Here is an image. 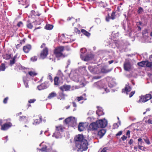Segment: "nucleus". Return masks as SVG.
<instances>
[{
    "label": "nucleus",
    "mask_w": 152,
    "mask_h": 152,
    "mask_svg": "<svg viewBox=\"0 0 152 152\" xmlns=\"http://www.w3.org/2000/svg\"><path fill=\"white\" fill-rule=\"evenodd\" d=\"M74 141L75 146L77 148L78 152H82L88 149V143L82 135L78 134L75 137Z\"/></svg>",
    "instance_id": "obj_1"
},
{
    "label": "nucleus",
    "mask_w": 152,
    "mask_h": 152,
    "mask_svg": "<svg viewBox=\"0 0 152 152\" xmlns=\"http://www.w3.org/2000/svg\"><path fill=\"white\" fill-rule=\"evenodd\" d=\"M64 50V47L63 46H60L56 48L54 51V53L56 57L58 58L60 57H65L66 55L63 53Z\"/></svg>",
    "instance_id": "obj_2"
},
{
    "label": "nucleus",
    "mask_w": 152,
    "mask_h": 152,
    "mask_svg": "<svg viewBox=\"0 0 152 152\" xmlns=\"http://www.w3.org/2000/svg\"><path fill=\"white\" fill-rule=\"evenodd\" d=\"M40 48H44L40 53V56L42 58L44 59L46 57L48 54V49L47 47H46V44L45 43L42 44Z\"/></svg>",
    "instance_id": "obj_3"
},
{
    "label": "nucleus",
    "mask_w": 152,
    "mask_h": 152,
    "mask_svg": "<svg viewBox=\"0 0 152 152\" xmlns=\"http://www.w3.org/2000/svg\"><path fill=\"white\" fill-rule=\"evenodd\" d=\"M97 123H98L99 127L102 128L105 127L107 124V121L105 119L97 120Z\"/></svg>",
    "instance_id": "obj_4"
},
{
    "label": "nucleus",
    "mask_w": 152,
    "mask_h": 152,
    "mask_svg": "<svg viewBox=\"0 0 152 152\" xmlns=\"http://www.w3.org/2000/svg\"><path fill=\"white\" fill-rule=\"evenodd\" d=\"M81 59L84 61H87L92 59L94 57V56L91 54L86 55L85 56H83L82 54H80Z\"/></svg>",
    "instance_id": "obj_5"
},
{
    "label": "nucleus",
    "mask_w": 152,
    "mask_h": 152,
    "mask_svg": "<svg viewBox=\"0 0 152 152\" xmlns=\"http://www.w3.org/2000/svg\"><path fill=\"white\" fill-rule=\"evenodd\" d=\"M138 148L140 150L145 151L146 148L142 145L144 143L143 141L141 138H139L138 139Z\"/></svg>",
    "instance_id": "obj_6"
},
{
    "label": "nucleus",
    "mask_w": 152,
    "mask_h": 152,
    "mask_svg": "<svg viewBox=\"0 0 152 152\" xmlns=\"http://www.w3.org/2000/svg\"><path fill=\"white\" fill-rule=\"evenodd\" d=\"M49 86V82H45L38 86L37 88L39 90H41L47 88Z\"/></svg>",
    "instance_id": "obj_7"
},
{
    "label": "nucleus",
    "mask_w": 152,
    "mask_h": 152,
    "mask_svg": "<svg viewBox=\"0 0 152 152\" xmlns=\"http://www.w3.org/2000/svg\"><path fill=\"white\" fill-rule=\"evenodd\" d=\"M89 128L91 130H97L98 128H99L98 123H97V121L96 122H94L91 124L89 126Z\"/></svg>",
    "instance_id": "obj_8"
},
{
    "label": "nucleus",
    "mask_w": 152,
    "mask_h": 152,
    "mask_svg": "<svg viewBox=\"0 0 152 152\" xmlns=\"http://www.w3.org/2000/svg\"><path fill=\"white\" fill-rule=\"evenodd\" d=\"M12 126V124L11 122L6 123L1 125V129L2 130H6L11 127Z\"/></svg>",
    "instance_id": "obj_9"
},
{
    "label": "nucleus",
    "mask_w": 152,
    "mask_h": 152,
    "mask_svg": "<svg viewBox=\"0 0 152 152\" xmlns=\"http://www.w3.org/2000/svg\"><path fill=\"white\" fill-rule=\"evenodd\" d=\"M42 117L41 115H39L37 116L36 118L34 120V122L33 124L34 125H36L40 123L42 121Z\"/></svg>",
    "instance_id": "obj_10"
},
{
    "label": "nucleus",
    "mask_w": 152,
    "mask_h": 152,
    "mask_svg": "<svg viewBox=\"0 0 152 152\" xmlns=\"http://www.w3.org/2000/svg\"><path fill=\"white\" fill-rule=\"evenodd\" d=\"M124 69L126 71H129L131 69V66L129 62L125 61L124 64Z\"/></svg>",
    "instance_id": "obj_11"
},
{
    "label": "nucleus",
    "mask_w": 152,
    "mask_h": 152,
    "mask_svg": "<svg viewBox=\"0 0 152 152\" xmlns=\"http://www.w3.org/2000/svg\"><path fill=\"white\" fill-rule=\"evenodd\" d=\"M71 88V86L70 85L64 84L61 86L59 88V89L62 91H69Z\"/></svg>",
    "instance_id": "obj_12"
},
{
    "label": "nucleus",
    "mask_w": 152,
    "mask_h": 152,
    "mask_svg": "<svg viewBox=\"0 0 152 152\" xmlns=\"http://www.w3.org/2000/svg\"><path fill=\"white\" fill-rule=\"evenodd\" d=\"M88 68L91 72L95 74L96 73L98 69V68L96 67L91 66H88Z\"/></svg>",
    "instance_id": "obj_13"
},
{
    "label": "nucleus",
    "mask_w": 152,
    "mask_h": 152,
    "mask_svg": "<svg viewBox=\"0 0 152 152\" xmlns=\"http://www.w3.org/2000/svg\"><path fill=\"white\" fill-rule=\"evenodd\" d=\"M106 132V130L102 129L98 132L97 135L100 138H101L105 134Z\"/></svg>",
    "instance_id": "obj_14"
},
{
    "label": "nucleus",
    "mask_w": 152,
    "mask_h": 152,
    "mask_svg": "<svg viewBox=\"0 0 152 152\" xmlns=\"http://www.w3.org/2000/svg\"><path fill=\"white\" fill-rule=\"evenodd\" d=\"M31 46L30 45H27L24 46L23 48V50L24 52L26 53H28L31 50Z\"/></svg>",
    "instance_id": "obj_15"
},
{
    "label": "nucleus",
    "mask_w": 152,
    "mask_h": 152,
    "mask_svg": "<svg viewBox=\"0 0 152 152\" xmlns=\"http://www.w3.org/2000/svg\"><path fill=\"white\" fill-rule=\"evenodd\" d=\"M84 123L80 122L79 123L78 127V130L80 132L84 130L85 128L84 126Z\"/></svg>",
    "instance_id": "obj_16"
},
{
    "label": "nucleus",
    "mask_w": 152,
    "mask_h": 152,
    "mask_svg": "<svg viewBox=\"0 0 152 152\" xmlns=\"http://www.w3.org/2000/svg\"><path fill=\"white\" fill-rule=\"evenodd\" d=\"M112 69H108L106 66L103 67L101 69V72L102 73H106L110 72Z\"/></svg>",
    "instance_id": "obj_17"
},
{
    "label": "nucleus",
    "mask_w": 152,
    "mask_h": 152,
    "mask_svg": "<svg viewBox=\"0 0 152 152\" xmlns=\"http://www.w3.org/2000/svg\"><path fill=\"white\" fill-rule=\"evenodd\" d=\"M18 55L16 54L13 58L10 61V65L11 66H12L15 62V60L16 59Z\"/></svg>",
    "instance_id": "obj_18"
},
{
    "label": "nucleus",
    "mask_w": 152,
    "mask_h": 152,
    "mask_svg": "<svg viewBox=\"0 0 152 152\" xmlns=\"http://www.w3.org/2000/svg\"><path fill=\"white\" fill-rule=\"evenodd\" d=\"M57 95L56 93L55 92L53 91L49 94L48 98L49 99H51L54 97H56Z\"/></svg>",
    "instance_id": "obj_19"
},
{
    "label": "nucleus",
    "mask_w": 152,
    "mask_h": 152,
    "mask_svg": "<svg viewBox=\"0 0 152 152\" xmlns=\"http://www.w3.org/2000/svg\"><path fill=\"white\" fill-rule=\"evenodd\" d=\"M67 20L69 21H70V23H72L73 26L74 23L77 22V20L75 19L73 17H69L67 18Z\"/></svg>",
    "instance_id": "obj_20"
},
{
    "label": "nucleus",
    "mask_w": 152,
    "mask_h": 152,
    "mask_svg": "<svg viewBox=\"0 0 152 152\" xmlns=\"http://www.w3.org/2000/svg\"><path fill=\"white\" fill-rule=\"evenodd\" d=\"M140 99L139 100L140 102L144 103L147 101L145 95L141 96H140Z\"/></svg>",
    "instance_id": "obj_21"
},
{
    "label": "nucleus",
    "mask_w": 152,
    "mask_h": 152,
    "mask_svg": "<svg viewBox=\"0 0 152 152\" xmlns=\"http://www.w3.org/2000/svg\"><path fill=\"white\" fill-rule=\"evenodd\" d=\"M58 94L59 95L58 97V99H61L64 98L65 94L64 93V91L59 92Z\"/></svg>",
    "instance_id": "obj_22"
},
{
    "label": "nucleus",
    "mask_w": 152,
    "mask_h": 152,
    "mask_svg": "<svg viewBox=\"0 0 152 152\" xmlns=\"http://www.w3.org/2000/svg\"><path fill=\"white\" fill-rule=\"evenodd\" d=\"M124 90L126 92V94H127V92L130 91H131V88L130 86L126 85L124 89H122L123 92V91Z\"/></svg>",
    "instance_id": "obj_23"
},
{
    "label": "nucleus",
    "mask_w": 152,
    "mask_h": 152,
    "mask_svg": "<svg viewBox=\"0 0 152 152\" xmlns=\"http://www.w3.org/2000/svg\"><path fill=\"white\" fill-rule=\"evenodd\" d=\"M37 23L35 22H33L32 23H29L27 24L26 25L27 27L29 29H32L33 27V25H36Z\"/></svg>",
    "instance_id": "obj_24"
},
{
    "label": "nucleus",
    "mask_w": 152,
    "mask_h": 152,
    "mask_svg": "<svg viewBox=\"0 0 152 152\" xmlns=\"http://www.w3.org/2000/svg\"><path fill=\"white\" fill-rule=\"evenodd\" d=\"M70 124L72 125H75L76 123V119L75 117H71Z\"/></svg>",
    "instance_id": "obj_25"
},
{
    "label": "nucleus",
    "mask_w": 152,
    "mask_h": 152,
    "mask_svg": "<svg viewBox=\"0 0 152 152\" xmlns=\"http://www.w3.org/2000/svg\"><path fill=\"white\" fill-rule=\"evenodd\" d=\"M63 129L62 126H56V132L57 133L62 132Z\"/></svg>",
    "instance_id": "obj_26"
},
{
    "label": "nucleus",
    "mask_w": 152,
    "mask_h": 152,
    "mask_svg": "<svg viewBox=\"0 0 152 152\" xmlns=\"http://www.w3.org/2000/svg\"><path fill=\"white\" fill-rule=\"evenodd\" d=\"M81 32L84 35H86V36L88 37L90 35V33L89 32L87 31L86 30L84 29H82L81 30Z\"/></svg>",
    "instance_id": "obj_27"
},
{
    "label": "nucleus",
    "mask_w": 152,
    "mask_h": 152,
    "mask_svg": "<svg viewBox=\"0 0 152 152\" xmlns=\"http://www.w3.org/2000/svg\"><path fill=\"white\" fill-rule=\"evenodd\" d=\"M59 79L57 76L55 77L54 79V85L58 86L59 84Z\"/></svg>",
    "instance_id": "obj_28"
},
{
    "label": "nucleus",
    "mask_w": 152,
    "mask_h": 152,
    "mask_svg": "<svg viewBox=\"0 0 152 152\" xmlns=\"http://www.w3.org/2000/svg\"><path fill=\"white\" fill-rule=\"evenodd\" d=\"M146 61H142L137 63V65L139 66L142 67H145Z\"/></svg>",
    "instance_id": "obj_29"
},
{
    "label": "nucleus",
    "mask_w": 152,
    "mask_h": 152,
    "mask_svg": "<svg viewBox=\"0 0 152 152\" xmlns=\"http://www.w3.org/2000/svg\"><path fill=\"white\" fill-rule=\"evenodd\" d=\"M3 57L4 59L6 60H8L11 58V55L10 54H6L4 55L3 56Z\"/></svg>",
    "instance_id": "obj_30"
},
{
    "label": "nucleus",
    "mask_w": 152,
    "mask_h": 152,
    "mask_svg": "<svg viewBox=\"0 0 152 152\" xmlns=\"http://www.w3.org/2000/svg\"><path fill=\"white\" fill-rule=\"evenodd\" d=\"M145 67L151 68L152 66V62H149L148 61H146Z\"/></svg>",
    "instance_id": "obj_31"
},
{
    "label": "nucleus",
    "mask_w": 152,
    "mask_h": 152,
    "mask_svg": "<svg viewBox=\"0 0 152 152\" xmlns=\"http://www.w3.org/2000/svg\"><path fill=\"white\" fill-rule=\"evenodd\" d=\"M53 27L52 25L50 24H47L45 27V28L48 30H51Z\"/></svg>",
    "instance_id": "obj_32"
},
{
    "label": "nucleus",
    "mask_w": 152,
    "mask_h": 152,
    "mask_svg": "<svg viewBox=\"0 0 152 152\" xmlns=\"http://www.w3.org/2000/svg\"><path fill=\"white\" fill-rule=\"evenodd\" d=\"M5 69V64L4 63H2L0 66V71H4Z\"/></svg>",
    "instance_id": "obj_33"
},
{
    "label": "nucleus",
    "mask_w": 152,
    "mask_h": 152,
    "mask_svg": "<svg viewBox=\"0 0 152 152\" xmlns=\"http://www.w3.org/2000/svg\"><path fill=\"white\" fill-rule=\"evenodd\" d=\"M28 74L31 76L34 77L37 75V73L34 71H30L28 72Z\"/></svg>",
    "instance_id": "obj_34"
},
{
    "label": "nucleus",
    "mask_w": 152,
    "mask_h": 152,
    "mask_svg": "<svg viewBox=\"0 0 152 152\" xmlns=\"http://www.w3.org/2000/svg\"><path fill=\"white\" fill-rule=\"evenodd\" d=\"M147 101L151 99L152 98V96L151 93L147 94L145 95Z\"/></svg>",
    "instance_id": "obj_35"
},
{
    "label": "nucleus",
    "mask_w": 152,
    "mask_h": 152,
    "mask_svg": "<svg viewBox=\"0 0 152 152\" xmlns=\"http://www.w3.org/2000/svg\"><path fill=\"white\" fill-rule=\"evenodd\" d=\"M47 147L45 145H42V147L40 149V150L42 151H45L47 150Z\"/></svg>",
    "instance_id": "obj_36"
},
{
    "label": "nucleus",
    "mask_w": 152,
    "mask_h": 152,
    "mask_svg": "<svg viewBox=\"0 0 152 152\" xmlns=\"http://www.w3.org/2000/svg\"><path fill=\"white\" fill-rule=\"evenodd\" d=\"M58 78H59V79H61L63 80L64 78V77L63 74L62 73H60L57 76Z\"/></svg>",
    "instance_id": "obj_37"
},
{
    "label": "nucleus",
    "mask_w": 152,
    "mask_h": 152,
    "mask_svg": "<svg viewBox=\"0 0 152 152\" xmlns=\"http://www.w3.org/2000/svg\"><path fill=\"white\" fill-rule=\"evenodd\" d=\"M23 82L24 85L25 86L26 88H28V81L25 80L24 78H23Z\"/></svg>",
    "instance_id": "obj_38"
},
{
    "label": "nucleus",
    "mask_w": 152,
    "mask_h": 152,
    "mask_svg": "<svg viewBox=\"0 0 152 152\" xmlns=\"http://www.w3.org/2000/svg\"><path fill=\"white\" fill-rule=\"evenodd\" d=\"M143 8L141 7H140L138 8V10L137 11V12L138 14H141L143 12Z\"/></svg>",
    "instance_id": "obj_39"
},
{
    "label": "nucleus",
    "mask_w": 152,
    "mask_h": 152,
    "mask_svg": "<svg viewBox=\"0 0 152 152\" xmlns=\"http://www.w3.org/2000/svg\"><path fill=\"white\" fill-rule=\"evenodd\" d=\"M71 117H69L65 120L64 121L66 124H70Z\"/></svg>",
    "instance_id": "obj_40"
},
{
    "label": "nucleus",
    "mask_w": 152,
    "mask_h": 152,
    "mask_svg": "<svg viewBox=\"0 0 152 152\" xmlns=\"http://www.w3.org/2000/svg\"><path fill=\"white\" fill-rule=\"evenodd\" d=\"M80 51L81 53L80 54H82L83 55V56H84V54L86 52V48H81L80 49Z\"/></svg>",
    "instance_id": "obj_41"
},
{
    "label": "nucleus",
    "mask_w": 152,
    "mask_h": 152,
    "mask_svg": "<svg viewBox=\"0 0 152 152\" xmlns=\"http://www.w3.org/2000/svg\"><path fill=\"white\" fill-rule=\"evenodd\" d=\"M143 140L147 145H150L151 144L149 140L148 137H146V138L143 139Z\"/></svg>",
    "instance_id": "obj_42"
},
{
    "label": "nucleus",
    "mask_w": 152,
    "mask_h": 152,
    "mask_svg": "<svg viewBox=\"0 0 152 152\" xmlns=\"http://www.w3.org/2000/svg\"><path fill=\"white\" fill-rule=\"evenodd\" d=\"M115 12H113L111 14V18L112 20H114L115 18Z\"/></svg>",
    "instance_id": "obj_43"
},
{
    "label": "nucleus",
    "mask_w": 152,
    "mask_h": 152,
    "mask_svg": "<svg viewBox=\"0 0 152 152\" xmlns=\"http://www.w3.org/2000/svg\"><path fill=\"white\" fill-rule=\"evenodd\" d=\"M37 57L36 56H34L31 58V60L33 61H35L37 60Z\"/></svg>",
    "instance_id": "obj_44"
},
{
    "label": "nucleus",
    "mask_w": 152,
    "mask_h": 152,
    "mask_svg": "<svg viewBox=\"0 0 152 152\" xmlns=\"http://www.w3.org/2000/svg\"><path fill=\"white\" fill-rule=\"evenodd\" d=\"M122 4V3H120L119 4V6H118L117 7V10L118 11H120L122 10H123L122 7H121V5Z\"/></svg>",
    "instance_id": "obj_45"
},
{
    "label": "nucleus",
    "mask_w": 152,
    "mask_h": 152,
    "mask_svg": "<svg viewBox=\"0 0 152 152\" xmlns=\"http://www.w3.org/2000/svg\"><path fill=\"white\" fill-rule=\"evenodd\" d=\"M96 114L99 116H100L103 115V113L102 111L98 110L96 111Z\"/></svg>",
    "instance_id": "obj_46"
},
{
    "label": "nucleus",
    "mask_w": 152,
    "mask_h": 152,
    "mask_svg": "<svg viewBox=\"0 0 152 152\" xmlns=\"http://www.w3.org/2000/svg\"><path fill=\"white\" fill-rule=\"evenodd\" d=\"M110 19H111V17L110 16L109 14L108 13L107 16H106L105 20L107 22H109Z\"/></svg>",
    "instance_id": "obj_47"
},
{
    "label": "nucleus",
    "mask_w": 152,
    "mask_h": 152,
    "mask_svg": "<svg viewBox=\"0 0 152 152\" xmlns=\"http://www.w3.org/2000/svg\"><path fill=\"white\" fill-rule=\"evenodd\" d=\"M74 31L77 34H80V31L79 30L76 28H74Z\"/></svg>",
    "instance_id": "obj_48"
},
{
    "label": "nucleus",
    "mask_w": 152,
    "mask_h": 152,
    "mask_svg": "<svg viewBox=\"0 0 152 152\" xmlns=\"http://www.w3.org/2000/svg\"><path fill=\"white\" fill-rule=\"evenodd\" d=\"M77 101L78 102H79L80 101H81V100H83L84 99V97L82 96H81L79 97H77Z\"/></svg>",
    "instance_id": "obj_49"
},
{
    "label": "nucleus",
    "mask_w": 152,
    "mask_h": 152,
    "mask_svg": "<svg viewBox=\"0 0 152 152\" xmlns=\"http://www.w3.org/2000/svg\"><path fill=\"white\" fill-rule=\"evenodd\" d=\"M9 99V98L8 97H7L6 98H5L3 101V102L4 104H6L7 103V101Z\"/></svg>",
    "instance_id": "obj_50"
},
{
    "label": "nucleus",
    "mask_w": 152,
    "mask_h": 152,
    "mask_svg": "<svg viewBox=\"0 0 152 152\" xmlns=\"http://www.w3.org/2000/svg\"><path fill=\"white\" fill-rule=\"evenodd\" d=\"M17 26L18 27H20L21 26H23V23L22 22L20 21L17 24Z\"/></svg>",
    "instance_id": "obj_51"
},
{
    "label": "nucleus",
    "mask_w": 152,
    "mask_h": 152,
    "mask_svg": "<svg viewBox=\"0 0 152 152\" xmlns=\"http://www.w3.org/2000/svg\"><path fill=\"white\" fill-rule=\"evenodd\" d=\"M36 100L34 99H31L29 100L28 101V102L29 103H34L35 101Z\"/></svg>",
    "instance_id": "obj_52"
},
{
    "label": "nucleus",
    "mask_w": 152,
    "mask_h": 152,
    "mask_svg": "<svg viewBox=\"0 0 152 152\" xmlns=\"http://www.w3.org/2000/svg\"><path fill=\"white\" fill-rule=\"evenodd\" d=\"M21 67V66L19 65H16V66L15 67V70H16L17 71H18V69H20V68Z\"/></svg>",
    "instance_id": "obj_53"
},
{
    "label": "nucleus",
    "mask_w": 152,
    "mask_h": 152,
    "mask_svg": "<svg viewBox=\"0 0 152 152\" xmlns=\"http://www.w3.org/2000/svg\"><path fill=\"white\" fill-rule=\"evenodd\" d=\"M146 123H148L149 124H152V121L150 119H149L147 121H145Z\"/></svg>",
    "instance_id": "obj_54"
},
{
    "label": "nucleus",
    "mask_w": 152,
    "mask_h": 152,
    "mask_svg": "<svg viewBox=\"0 0 152 152\" xmlns=\"http://www.w3.org/2000/svg\"><path fill=\"white\" fill-rule=\"evenodd\" d=\"M127 138V137L125 135H123L121 137V139L123 141H124Z\"/></svg>",
    "instance_id": "obj_55"
},
{
    "label": "nucleus",
    "mask_w": 152,
    "mask_h": 152,
    "mask_svg": "<svg viewBox=\"0 0 152 152\" xmlns=\"http://www.w3.org/2000/svg\"><path fill=\"white\" fill-rule=\"evenodd\" d=\"M135 91H132L129 94V97H132L135 93Z\"/></svg>",
    "instance_id": "obj_56"
},
{
    "label": "nucleus",
    "mask_w": 152,
    "mask_h": 152,
    "mask_svg": "<svg viewBox=\"0 0 152 152\" xmlns=\"http://www.w3.org/2000/svg\"><path fill=\"white\" fill-rule=\"evenodd\" d=\"M134 142V140L132 139H131L128 142V144L130 145L132 144Z\"/></svg>",
    "instance_id": "obj_57"
},
{
    "label": "nucleus",
    "mask_w": 152,
    "mask_h": 152,
    "mask_svg": "<svg viewBox=\"0 0 152 152\" xmlns=\"http://www.w3.org/2000/svg\"><path fill=\"white\" fill-rule=\"evenodd\" d=\"M122 131H119L117 134H116V136H119L121 135L122 134Z\"/></svg>",
    "instance_id": "obj_58"
},
{
    "label": "nucleus",
    "mask_w": 152,
    "mask_h": 152,
    "mask_svg": "<svg viewBox=\"0 0 152 152\" xmlns=\"http://www.w3.org/2000/svg\"><path fill=\"white\" fill-rule=\"evenodd\" d=\"M26 40V39L24 38L23 39L21 40L20 42V43L21 44V45L22 44H23L25 43V41Z\"/></svg>",
    "instance_id": "obj_59"
},
{
    "label": "nucleus",
    "mask_w": 152,
    "mask_h": 152,
    "mask_svg": "<svg viewBox=\"0 0 152 152\" xmlns=\"http://www.w3.org/2000/svg\"><path fill=\"white\" fill-rule=\"evenodd\" d=\"M101 78V77L95 76L93 77V78L95 79H99Z\"/></svg>",
    "instance_id": "obj_60"
},
{
    "label": "nucleus",
    "mask_w": 152,
    "mask_h": 152,
    "mask_svg": "<svg viewBox=\"0 0 152 152\" xmlns=\"http://www.w3.org/2000/svg\"><path fill=\"white\" fill-rule=\"evenodd\" d=\"M130 131L129 130H128L126 133L127 135H129V137L130 135Z\"/></svg>",
    "instance_id": "obj_61"
},
{
    "label": "nucleus",
    "mask_w": 152,
    "mask_h": 152,
    "mask_svg": "<svg viewBox=\"0 0 152 152\" xmlns=\"http://www.w3.org/2000/svg\"><path fill=\"white\" fill-rule=\"evenodd\" d=\"M101 152H107L106 148H104L101 151Z\"/></svg>",
    "instance_id": "obj_62"
},
{
    "label": "nucleus",
    "mask_w": 152,
    "mask_h": 152,
    "mask_svg": "<svg viewBox=\"0 0 152 152\" xmlns=\"http://www.w3.org/2000/svg\"><path fill=\"white\" fill-rule=\"evenodd\" d=\"M72 103L73 107H77V105L75 102H72Z\"/></svg>",
    "instance_id": "obj_63"
},
{
    "label": "nucleus",
    "mask_w": 152,
    "mask_h": 152,
    "mask_svg": "<svg viewBox=\"0 0 152 152\" xmlns=\"http://www.w3.org/2000/svg\"><path fill=\"white\" fill-rule=\"evenodd\" d=\"M49 79L51 80V82H52L53 81V78H52V77L50 75H49Z\"/></svg>",
    "instance_id": "obj_64"
}]
</instances>
